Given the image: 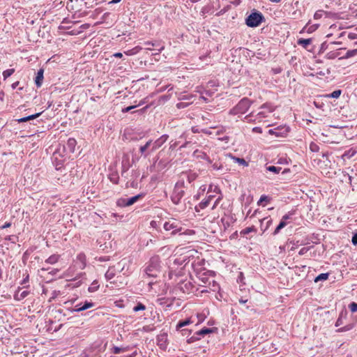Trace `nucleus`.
Returning a JSON list of instances; mask_svg holds the SVG:
<instances>
[{
  "mask_svg": "<svg viewBox=\"0 0 357 357\" xmlns=\"http://www.w3.org/2000/svg\"><path fill=\"white\" fill-rule=\"evenodd\" d=\"M264 22H265V17L263 14L255 10L245 19V24L252 28L259 26Z\"/></svg>",
  "mask_w": 357,
  "mask_h": 357,
  "instance_id": "obj_1",
  "label": "nucleus"
},
{
  "mask_svg": "<svg viewBox=\"0 0 357 357\" xmlns=\"http://www.w3.org/2000/svg\"><path fill=\"white\" fill-rule=\"evenodd\" d=\"M145 274L149 278H156L160 273V261L158 257H152L146 267Z\"/></svg>",
  "mask_w": 357,
  "mask_h": 357,
  "instance_id": "obj_2",
  "label": "nucleus"
},
{
  "mask_svg": "<svg viewBox=\"0 0 357 357\" xmlns=\"http://www.w3.org/2000/svg\"><path fill=\"white\" fill-rule=\"evenodd\" d=\"M252 103V102L249 98H243L230 110L229 114L233 115L245 114L249 109Z\"/></svg>",
  "mask_w": 357,
  "mask_h": 357,
  "instance_id": "obj_3",
  "label": "nucleus"
},
{
  "mask_svg": "<svg viewBox=\"0 0 357 357\" xmlns=\"http://www.w3.org/2000/svg\"><path fill=\"white\" fill-rule=\"evenodd\" d=\"M216 192L220 193V190L218 186H213L211 185L208 188L206 197L199 204L198 206H195V211L199 212L200 209L206 208L211 202V200L214 198V195L210 194L211 192Z\"/></svg>",
  "mask_w": 357,
  "mask_h": 357,
  "instance_id": "obj_4",
  "label": "nucleus"
},
{
  "mask_svg": "<svg viewBox=\"0 0 357 357\" xmlns=\"http://www.w3.org/2000/svg\"><path fill=\"white\" fill-rule=\"evenodd\" d=\"M184 188V181H178L174 188V191L171 196V199L174 204H178L184 196L185 191Z\"/></svg>",
  "mask_w": 357,
  "mask_h": 357,
  "instance_id": "obj_5",
  "label": "nucleus"
},
{
  "mask_svg": "<svg viewBox=\"0 0 357 357\" xmlns=\"http://www.w3.org/2000/svg\"><path fill=\"white\" fill-rule=\"evenodd\" d=\"M213 276V273L208 271L197 273V278L198 280V285L207 287L208 282H210Z\"/></svg>",
  "mask_w": 357,
  "mask_h": 357,
  "instance_id": "obj_6",
  "label": "nucleus"
},
{
  "mask_svg": "<svg viewBox=\"0 0 357 357\" xmlns=\"http://www.w3.org/2000/svg\"><path fill=\"white\" fill-rule=\"evenodd\" d=\"M163 227L166 231H172V234H176L177 231L181 230L179 223L176 220L165 222Z\"/></svg>",
  "mask_w": 357,
  "mask_h": 357,
  "instance_id": "obj_7",
  "label": "nucleus"
},
{
  "mask_svg": "<svg viewBox=\"0 0 357 357\" xmlns=\"http://www.w3.org/2000/svg\"><path fill=\"white\" fill-rule=\"evenodd\" d=\"M289 131V128L286 126H278L275 128L270 129L268 133L274 135L275 137H285Z\"/></svg>",
  "mask_w": 357,
  "mask_h": 357,
  "instance_id": "obj_8",
  "label": "nucleus"
},
{
  "mask_svg": "<svg viewBox=\"0 0 357 357\" xmlns=\"http://www.w3.org/2000/svg\"><path fill=\"white\" fill-rule=\"evenodd\" d=\"M128 265V261L126 259H123L119 261L116 265L113 267L116 268V272L123 273V275H128V268L126 270V267Z\"/></svg>",
  "mask_w": 357,
  "mask_h": 357,
  "instance_id": "obj_9",
  "label": "nucleus"
},
{
  "mask_svg": "<svg viewBox=\"0 0 357 357\" xmlns=\"http://www.w3.org/2000/svg\"><path fill=\"white\" fill-rule=\"evenodd\" d=\"M266 116L264 112H259L256 115L255 114L254 112H252L250 114L245 116V119L248 122H260L261 119L264 118Z\"/></svg>",
  "mask_w": 357,
  "mask_h": 357,
  "instance_id": "obj_10",
  "label": "nucleus"
},
{
  "mask_svg": "<svg viewBox=\"0 0 357 357\" xmlns=\"http://www.w3.org/2000/svg\"><path fill=\"white\" fill-rule=\"evenodd\" d=\"M168 138H169V136L167 135H163L160 137H159L158 139H156L154 142H152V146L151 149V151L153 152L156 149L161 147L162 146V144L167 142Z\"/></svg>",
  "mask_w": 357,
  "mask_h": 357,
  "instance_id": "obj_11",
  "label": "nucleus"
},
{
  "mask_svg": "<svg viewBox=\"0 0 357 357\" xmlns=\"http://www.w3.org/2000/svg\"><path fill=\"white\" fill-rule=\"evenodd\" d=\"M180 289L183 293H191L193 292L195 290H197V289L191 283V282H183L180 284Z\"/></svg>",
  "mask_w": 357,
  "mask_h": 357,
  "instance_id": "obj_12",
  "label": "nucleus"
},
{
  "mask_svg": "<svg viewBox=\"0 0 357 357\" xmlns=\"http://www.w3.org/2000/svg\"><path fill=\"white\" fill-rule=\"evenodd\" d=\"M272 223V219L265 218L260 220V227L263 232L266 231Z\"/></svg>",
  "mask_w": 357,
  "mask_h": 357,
  "instance_id": "obj_13",
  "label": "nucleus"
},
{
  "mask_svg": "<svg viewBox=\"0 0 357 357\" xmlns=\"http://www.w3.org/2000/svg\"><path fill=\"white\" fill-rule=\"evenodd\" d=\"M44 70L40 68L38 70L36 77L35 78V84L37 87H40L43 84V81Z\"/></svg>",
  "mask_w": 357,
  "mask_h": 357,
  "instance_id": "obj_14",
  "label": "nucleus"
},
{
  "mask_svg": "<svg viewBox=\"0 0 357 357\" xmlns=\"http://www.w3.org/2000/svg\"><path fill=\"white\" fill-rule=\"evenodd\" d=\"M29 294V291L24 290L21 291V289H20L17 292H15L14 295V298L16 301H22L24 298H26Z\"/></svg>",
  "mask_w": 357,
  "mask_h": 357,
  "instance_id": "obj_15",
  "label": "nucleus"
},
{
  "mask_svg": "<svg viewBox=\"0 0 357 357\" xmlns=\"http://www.w3.org/2000/svg\"><path fill=\"white\" fill-rule=\"evenodd\" d=\"M116 273V268L113 266L109 267L107 271L105 273V277L106 280H110L113 279Z\"/></svg>",
  "mask_w": 357,
  "mask_h": 357,
  "instance_id": "obj_16",
  "label": "nucleus"
},
{
  "mask_svg": "<svg viewBox=\"0 0 357 357\" xmlns=\"http://www.w3.org/2000/svg\"><path fill=\"white\" fill-rule=\"evenodd\" d=\"M206 287H208L209 290L213 291H216L220 289L219 284L215 281L213 276L212 277V279L210 280V282H208Z\"/></svg>",
  "mask_w": 357,
  "mask_h": 357,
  "instance_id": "obj_17",
  "label": "nucleus"
},
{
  "mask_svg": "<svg viewBox=\"0 0 357 357\" xmlns=\"http://www.w3.org/2000/svg\"><path fill=\"white\" fill-rule=\"evenodd\" d=\"M167 340V335L166 333H162L158 336L157 340L158 345L162 347H166V341Z\"/></svg>",
  "mask_w": 357,
  "mask_h": 357,
  "instance_id": "obj_18",
  "label": "nucleus"
},
{
  "mask_svg": "<svg viewBox=\"0 0 357 357\" xmlns=\"http://www.w3.org/2000/svg\"><path fill=\"white\" fill-rule=\"evenodd\" d=\"M41 114H42V112H38L35 114L29 115L28 116L19 119H17V122L18 123H24V122H26L30 120H33V119L39 117L41 115Z\"/></svg>",
  "mask_w": 357,
  "mask_h": 357,
  "instance_id": "obj_19",
  "label": "nucleus"
},
{
  "mask_svg": "<svg viewBox=\"0 0 357 357\" xmlns=\"http://www.w3.org/2000/svg\"><path fill=\"white\" fill-rule=\"evenodd\" d=\"M312 42V38H307V39H305V38H299L298 40H297V44L298 45H301L302 46L303 48L305 49H307V46L309 45H310Z\"/></svg>",
  "mask_w": 357,
  "mask_h": 357,
  "instance_id": "obj_20",
  "label": "nucleus"
},
{
  "mask_svg": "<svg viewBox=\"0 0 357 357\" xmlns=\"http://www.w3.org/2000/svg\"><path fill=\"white\" fill-rule=\"evenodd\" d=\"M152 146V140L148 141L144 146H141L139 148V152L142 155H144V157L148 155V153H145L146 150Z\"/></svg>",
  "mask_w": 357,
  "mask_h": 357,
  "instance_id": "obj_21",
  "label": "nucleus"
},
{
  "mask_svg": "<svg viewBox=\"0 0 357 357\" xmlns=\"http://www.w3.org/2000/svg\"><path fill=\"white\" fill-rule=\"evenodd\" d=\"M76 144L77 142L74 138H69L66 146L70 152H74Z\"/></svg>",
  "mask_w": 357,
  "mask_h": 357,
  "instance_id": "obj_22",
  "label": "nucleus"
},
{
  "mask_svg": "<svg viewBox=\"0 0 357 357\" xmlns=\"http://www.w3.org/2000/svg\"><path fill=\"white\" fill-rule=\"evenodd\" d=\"M143 197H144L143 194H139V195H137L130 198H127L126 199L128 202V206L134 204L135 202H137L138 200L142 199Z\"/></svg>",
  "mask_w": 357,
  "mask_h": 357,
  "instance_id": "obj_23",
  "label": "nucleus"
},
{
  "mask_svg": "<svg viewBox=\"0 0 357 357\" xmlns=\"http://www.w3.org/2000/svg\"><path fill=\"white\" fill-rule=\"evenodd\" d=\"M95 305L94 303L89 302V301H85L84 305L82 306V308H76L74 309L75 312H81L85 310H87L89 308H91Z\"/></svg>",
  "mask_w": 357,
  "mask_h": 357,
  "instance_id": "obj_24",
  "label": "nucleus"
},
{
  "mask_svg": "<svg viewBox=\"0 0 357 357\" xmlns=\"http://www.w3.org/2000/svg\"><path fill=\"white\" fill-rule=\"evenodd\" d=\"M142 50V47H141L139 46H136V47L125 52V54L128 56H132V55L138 54Z\"/></svg>",
  "mask_w": 357,
  "mask_h": 357,
  "instance_id": "obj_25",
  "label": "nucleus"
},
{
  "mask_svg": "<svg viewBox=\"0 0 357 357\" xmlns=\"http://www.w3.org/2000/svg\"><path fill=\"white\" fill-rule=\"evenodd\" d=\"M319 26V24H315L311 25V26H308V27H307V26H305V27L301 30V31L300 33H303V32H304V31L306 30L307 33H312V32L315 31L318 29Z\"/></svg>",
  "mask_w": 357,
  "mask_h": 357,
  "instance_id": "obj_26",
  "label": "nucleus"
},
{
  "mask_svg": "<svg viewBox=\"0 0 357 357\" xmlns=\"http://www.w3.org/2000/svg\"><path fill=\"white\" fill-rule=\"evenodd\" d=\"M99 288L98 280H94L88 288V291L91 293L96 291Z\"/></svg>",
  "mask_w": 357,
  "mask_h": 357,
  "instance_id": "obj_27",
  "label": "nucleus"
},
{
  "mask_svg": "<svg viewBox=\"0 0 357 357\" xmlns=\"http://www.w3.org/2000/svg\"><path fill=\"white\" fill-rule=\"evenodd\" d=\"M213 332V328H204L199 330V331H197L196 333V334L198 335L204 336L205 335L211 333Z\"/></svg>",
  "mask_w": 357,
  "mask_h": 357,
  "instance_id": "obj_28",
  "label": "nucleus"
},
{
  "mask_svg": "<svg viewBox=\"0 0 357 357\" xmlns=\"http://www.w3.org/2000/svg\"><path fill=\"white\" fill-rule=\"evenodd\" d=\"M59 258V255H52L46 259L45 262L50 264H54L58 261Z\"/></svg>",
  "mask_w": 357,
  "mask_h": 357,
  "instance_id": "obj_29",
  "label": "nucleus"
},
{
  "mask_svg": "<svg viewBox=\"0 0 357 357\" xmlns=\"http://www.w3.org/2000/svg\"><path fill=\"white\" fill-rule=\"evenodd\" d=\"M287 225V222L281 220L279 225L277 226V227L275 228V231H273V235H276L278 234L280 231L284 228L285 226Z\"/></svg>",
  "mask_w": 357,
  "mask_h": 357,
  "instance_id": "obj_30",
  "label": "nucleus"
},
{
  "mask_svg": "<svg viewBox=\"0 0 357 357\" xmlns=\"http://www.w3.org/2000/svg\"><path fill=\"white\" fill-rule=\"evenodd\" d=\"M287 225V222L281 220L279 225L277 226V227L275 228V231H273V235H276L278 234L280 231L284 228L285 226Z\"/></svg>",
  "mask_w": 357,
  "mask_h": 357,
  "instance_id": "obj_31",
  "label": "nucleus"
},
{
  "mask_svg": "<svg viewBox=\"0 0 357 357\" xmlns=\"http://www.w3.org/2000/svg\"><path fill=\"white\" fill-rule=\"evenodd\" d=\"M287 225V222L281 220L279 225L277 226V227L275 228V231H273V235H276L278 234L280 231L284 228L285 226Z\"/></svg>",
  "mask_w": 357,
  "mask_h": 357,
  "instance_id": "obj_32",
  "label": "nucleus"
},
{
  "mask_svg": "<svg viewBox=\"0 0 357 357\" xmlns=\"http://www.w3.org/2000/svg\"><path fill=\"white\" fill-rule=\"evenodd\" d=\"M287 225V222L281 220L279 225L277 226V227L275 228V231H273V235H276L278 234L280 231L284 228L285 226Z\"/></svg>",
  "mask_w": 357,
  "mask_h": 357,
  "instance_id": "obj_33",
  "label": "nucleus"
},
{
  "mask_svg": "<svg viewBox=\"0 0 357 357\" xmlns=\"http://www.w3.org/2000/svg\"><path fill=\"white\" fill-rule=\"evenodd\" d=\"M357 55V49L348 50L345 55L340 59H349L350 57H353Z\"/></svg>",
  "mask_w": 357,
  "mask_h": 357,
  "instance_id": "obj_34",
  "label": "nucleus"
},
{
  "mask_svg": "<svg viewBox=\"0 0 357 357\" xmlns=\"http://www.w3.org/2000/svg\"><path fill=\"white\" fill-rule=\"evenodd\" d=\"M329 273H321L318 276H317L314 279L315 282H318L319 281L326 280L328 278Z\"/></svg>",
  "mask_w": 357,
  "mask_h": 357,
  "instance_id": "obj_35",
  "label": "nucleus"
},
{
  "mask_svg": "<svg viewBox=\"0 0 357 357\" xmlns=\"http://www.w3.org/2000/svg\"><path fill=\"white\" fill-rule=\"evenodd\" d=\"M190 323V320L189 319H187L183 321H179L178 324H176V329L179 330L182 327H184L185 326H188Z\"/></svg>",
  "mask_w": 357,
  "mask_h": 357,
  "instance_id": "obj_36",
  "label": "nucleus"
},
{
  "mask_svg": "<svg viewBox=\"0 0 357 357\" xmlns=\"http://www.w3.org/2000/svg\"><path fill=\"white\" fill-rule=\"evenodd\" d=\"M127 198H120L117 200L116 202V204L117 206H120V207H126V206H128V202H127Z\"/></svg>",
  "mask_w": 357,
  "mask_h": 357,
  "instance_id": "obj_37",
  "label": "nucleus"
},
{
  "mask_svg": "<svg viewBox=\"0 0 357 357\" xmlns=\"http://www.w3.org/2000/svg\"><path fill=\"white\" fill-rule=\"evenodd\" d=\"M342 93V91L338 89L333 91L331 93L326 95L328 98H337Z\"/></svg>",
  "mask_w": 357,
  "mask_h": 357,
  "instance_id": "obj_38",
  "label": "nucleus"
},
{
  "mask_svg": "<svg viewBox=\"0 0 357 357\" xmlns=\"http://www.w3.org/2000/svg\"><path fill=\"white\" fill-rule=\"evenodd\" d=\"M186 176L188 182L191 183L197 178V174L195 172H189L186 174Z\"/></svg>",
  "mask_w": 357,
  "mask_h": 357,
  "instance_id": "obj_39",
  "label": "nucleus"
},
{
  "mask_svg": "<svg viewBox=\"0 0 357 357\" xmlns=\"http://www.w3.org/2000/svg\"><path fill=\"white\" fill-rule=\"evenodd\" d=\"M252 231H254V232L257 231V229L254 226L246 227L245 229H244L241 231V234L245 235V234H248Z\"/></svg>",
  "mask_w": 357,
  "mask_h": 357,
  "instance_id": "obj_40",
  "label": "nucleus"
},
{
  "mask_svg": "<svg viewBox=\"0 0 357 357\" xmlns=\"http://www.w3.org/2000/svg\"><path fill=\"white\" fill-rule=\"evenodd\" d=\"M282 168L280 167L275 166H268L266 167V170L273 172L274 174H278L281 171Z\"/></svg>",
  "mask_w": 357,
  "mask_h": 357,
  "instance_id": "obj_41",
  "label": "nucleus"
},
{
  "mask_svg": "<svg viewBox=\"0 0 357 357\" xmlns=\"http://www.w3.org/2000/svg\"><path fill=\"white\" fill-rule=\"evenodd\" d=\"M14 72H15L14 68H10V69L4 70L3 72V77L4 79H6L8 77H9L10 76H11L14 73Z\"/></svg>",
  "mask_w": 357,
  "mask_h": 357,
  "instance_id": "obj_42",
  "label": "nucleus"
},
{
  "mask_svg": "<svg viewBox=\"0 0 357 357\" xmlns=\"http://www.w3.org/2000/svg\"><path fill=\"white\" fill-rule=\"evenodd\" d=\"M134 312H139L141 310H145L146 306L142 303H137V305L133 307Z\"/></svg>",
  "mask_w": 357,
  "mask_h": 357,
  "instance_id": "obj_43",
  "label": "nucleus"
},
{
  "mask_svg": "<svg viewBox=\"0 0 357 357\" xmlns=\"http://www.w3.org/2000/svg\"><path fill=\"white\" fill-rule=\"evenodd\" d=\"M271 197H269L268 196H266L265 195H263L261 196L259 200L257 202V204L258 205H260L262 204V202H269L271 201Z\"/></svg>",
  "mask_w": 357,
  "mask_h": 357,
  "instance_id": "obj_44",
  "label": "nucleus"
},
{
  "mask_svg": "<svg viewBox=\"0 0 357 357\" xmlns=\"http://www.w3.org/2000/svg\"><path fill=\"white\" fill-rule=\"evenodd\" d=\"M77 259L82 262L83 267L85 266L86 264V256L84 253H80L77 257Z\"/></svg>",
  "mask_w": 357,
  "mask_h": 357,
  "instance_id": "obj_45",
  "label": "nucleus"
},
{
  "mask_svg": "<svg viewBox=\"0 0 357 357\" xmlns=\"http://www.w3.org/2000/svg\"><path fill=\"white\" fill-rule=\"evenodd\" d=\"M353 328H354L353 324H348V325H346V326L339 328L337 330V331L338 332H346V331L351 330Z\"/></svg>",
  "mask_w": 357,
  "mask_h": 357,
  "instance_id": "obj_46",
  "label": "nucleus"
},
{
  "mask_svg": "<svg viewBox=\"0 0 357 357\" xmlns=\"http://www.w3.org/2000/svg\"><path fill=\"white\" fill-rule=\"evenodd\" d=\"M310 149L312 152H318L319 151V146L314 142H311L310 144Z\"/></svg>",
  "mask_w": 357,
  "mask_h": 357,
  "instance_id": "obj_47",
  "label": "nucleus"
},
{
  "mask_svg": "<svg viewBox=\"0 0 357 357\" xmlns=\"http://www.w3.org/2000/svg\"><path fill=\"white\" fill-rule=\"evenodd\" d=\"M126 349L124 348L119 347H114L112 348V352L115 354H120L121 352L126 351Z\"/></svg>",
  "mask_w": 357,
  "mask_h": 357,
  "instance_id": "obj_48",
  "label": "nucleus"
},
{
  "mask_svg": "<svg viewBox=\"0 0 357 357\" xmlns=\"http://www.w3.org/2000/svg\"><path fill=\"white\" fill-rule=\"evenodd\" d=\"M349 310L352 312H357V303H355V302H351L349 305Z\"/></svg>",
  "mask_w": 357,
  "mask_h": 357,
  "instance_id": "obj_49",
  "label": "nucleus"
},
{
  "mask_svg": "<svg viewBox=\"0 0 357 357\" xmlns=\"http://www.w3.org/2000/svg\"><path fill=\"white\" fill-rule=\"evenodd\" d=\"M260 108L261 109H267L269 112H271L273 111V107L270 104H268V103H265V104L262 105L260 107Z\"/></svg>",
  "mask_w": 357,
  "mask_h": 357,
  "instance_id": "obj_50",
  "label": "nucleus"
},
{
  "mask_svg": "<svg viewBox=\"0 0 357 357\" xmlns=\"http://www.w3.org/2000/svg\"><path fill=\"white\" fill-rule=\"evenodd\" d=\"M234 159L240 165L248 166V162L243 158H234Z\"/></svg>",
  "mask_w": 357,
  "mask_h": 357,
  "instance_id": "obj_51",
  "label": "nucleus"
},
{
  "mask_svg": "<svg viewBox=\"0 0 357 357\" xmlns=\"http://www.w3.org/2000/svg\"><path fill=\"white\" fill-rule=\"evenodd\" d=\"M322 16H323V11L317 10L314 15V18L315 20H319L322 17Z\"/></svg>",
  "mask_w": 357,
  "mask_h": 357,
  "instance_id": "obj_52",
  "label": "nucleus"
},
{
  "mask_svg": "<svg viewBox=\"0 0 357 357\" xmlns=\"http://www.w3.org/2000/svg\"><path fill=\"white\" fill-rule=\"evenodd\" d=\"M308 250H309V248H305V247L302 248L299 250V252H298V255H305V254L308 252Z\"/></svg>",
  "mask_w": 357,
  "mask_h": 357,
  "instance_id": "obj_53",
  "label": "nucleus"
},
{
  "mask_svg": "<svg viewBox=\"0 0 357 357\" xmlns=\"http://www.w3.org/2000/svg\"><path fill=\"white\" fill-rule=\"evenodd\" d=\"M221 199H222V197L221 196L218 197L216 199V200L215 201V202H214V204H213V206L211 208L212 210L215 209L217 207L218 204H219V202H220Z\"/></svg>",
  "mask_w": 357,
  "mask_h": 357,
  "instance_id": "obj_54",
  "label": "nucleus"
},
{
  "mask_svg": "<svg viewBox=\"0 0 357 357\" xmlns=\"http://www.w3.org/2000/svg\"><path fill=\"white\" fill-rule=\"evenodd\" d=\"M135 107H136L135 105H134V106H129V107H127L126 108L122 109V112H128L130 111L131 109H134Z\"/></svg>",
  "mask_w": 357,
  "mask_h": 357,
  "instance_id": "obj_55",
  "label": "nucleus"
},
{
  "mask_svg": "<svg viewBox=\"0 0 357 357\" xmlns=\"http://www.w3.org/2000/svg\"><path fill=\"white\" fill-rule=\"evenodd\" d=\"M11 226V222H6L4 225H3L2 226L0 227V228L1 229H6V228H8Z\"/></svg>",
  "mask_w": 357,
  "mask_h": 357,
  "instance_id": "obj_56",
  "label": "nucleus"
},
{
  "mask_svg": "<svg viewBox=\"0 0 357 357\" xmlns=\"http://www.w3.org/2000/svg\"><path fill=\"white\" fill-rule=\"evenodd\" d=\"M351 241L354 245H357V233L353 236Z\"/></svg>",
  "mask_w": 357,
  "mask_h": 357,
  "instance_id": "obj_57",
  "label": "nucleus"
},
{
  "mask_svg": "<svg viewBox=\"0 0 357 357\" xmlns=\"http://www.w3.org/2000/svg\"><path fill=\"white\" fill-rule=\"evenodd\" d=\"M186 105H187V104L185 103V102H179V103H178L176 105L177 107L179 108V109L180 108H184V107H186Z\"/></svg>",
  "mask_w": 357,
  "mask_h": 357,
  "instance_id": "obj_58",
  "label": "nucleus"
},
{
  "mask_svg": "<svg viewBox=\"0 0 357 357\" xmlns=\"http://www.w3.org/2000/svg\"><path fill=\"white\" fill-rule=\"evenodd\" d=\"M342 324V318H341V317H339V318L337 319V321H336L335 326H340Z\"/></svg>",
  "mask_w": 357,
  "mask_h": 357,
  "instance_id": "obj_59",
  "label": "nucleus"
},
{
  "mask_svg": "<svg viewBox=\"0 0 357 357\" xmlns=\"http://www.w3.org/2000/svg\"><path fill=\"white\" fill-rule=\"evenodd\" d=\"M291 214H286L282 216V220L284 221H287V220L290 219Z\"/></svg>",
  "mask_w": 357,
  "mask_h": 357,
  "instance_id": "obj_60",
  "label": "nucleus"
},
{
  "mask_svg": "<svg viewBox=\"0 0 357 357\" xmlns=\"http://www.w3.org/2000/svg\"><path fill=\"white\" fill-rule=\"evenodd\" d=\"M29 282V275H26V277L23 279L22 284H25Z\"/></svg>",
  "mask_w": 357,
  "mask_h": 357,
  "instance_id": "obj_61",
  "label": "nucleus"
},
{
  "mask_svg": "<svg viewBox=\"0 0 357 357\" xmlns=\"http://www.w3.org/2000/svg\"><path fill=\"white\" fill-rule=\"evenodd\" d=\"M252 130L256 132H261V128L259 127H255L252 129Z\"/></svg>",
  "mask_w": 357,
  "mask_h": 357,
  "instance_id": "obj_62",
  "label": "nucleus"
},
{
  "mask_svg": "<svg viewBox=\"0 0 357 357\" xmlns=\"http://www.w3.org/2000/svg\"><path fill=\"white\" fill-rule=\"evenodd\" d=\"M19 83H20V82H19L18 81H17V82H14V83H13V84H12V85H11L12 88H13V89H15V88H17V86L19 85Z\"/></svg>",
  "mask_w": 357,
  "mask_h": 357,
  "instance_id": "obj_63",
  "label": "nucleus"
},
{
  "mask_svg": "<svg viewBox=\"0 0 357 357\" xmlns=\"http://www.w3.org/2000/svg\"><path fill=\"white\" fill-rule=\"evenodd\" d=\"M114 56L117 58H121L123 56V54L121 52H116L114 54Z\"/></svg>",
  "mask_w": 357,
  "mask_h": 357,
  "instance_id": "obj_64",
  "label": "nucleus"
}]
</instances>
